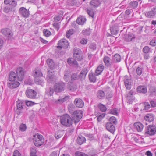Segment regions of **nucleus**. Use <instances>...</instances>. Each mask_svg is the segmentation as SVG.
Instances as JSON below:
<instances>
[{
	"label": "nucleus",
	"instance_id": "nucleus-1",
	"mask_svg": "<svg viewBox=\"0 0 156 156\" xmlns=\"http://www.w3.org/2000/svg\"><path fill=\"white\" fill-rule=\"evenodd\" d=\"M24 69L22 67H19L16 70V73L13 71H10L9 74V81L17 80L21 81L24 78Z\"/></svg>",
	"mask_w": 156,
	"mask_h": 156
},
{
	"label": "nucleus",
	"instance_id": "nucleus-2",
	"mask_svg": "<svg viewBox=\"0 0 156 156\" xmlns=\"http://www.w3.org/2000/svg\"><path fill=\"white\" fill-rule=\"evenodd\" d=\"M60 121L61 124L64 126L70 127L72 124L73 119L69 115L66 114L61 117Z\"/></svg>",
	"mask_w": 156,
	"mask_h": 156
},
{
	"label": "nucleus",
	"instance_id": "nucleus-3",
	"mask_svg": "<svg viewBox=\"0 0 156 156\" xmlns=\"http://www.w3.org/2000/svg\"><path fill=\"white\" fill-rule=\"evenodd\" d=\"M33 139L34 144L36 147L42 145L44 142V139L43 136L38 133L34 136Z\"/></svg>",
	"mask_w": 156,
	"mask_h": 156
},
{
	"label": "nucleus",
	"instance_id": "nucleus-4",
	"mask_svg": "<svg viewBox=\"0 0 156 156\" xmlns=\"http://www.w3.org/2000/svg\"><path fill=\"white\" fill-rule=\"evenodd\" d=\"M73 56L77 60L81 61L83 58V55L81 50L77 48H75L73 50Z\"/></svg>",
	"mask_w": 156,
	"mask_h": 156
},
{
	"label": "nucleus",
	"instance_id": "nucleus-5",
	"mask_svg": "<svg viewBox=\"0 0 156 156\" xmlns=\"http://www.w3.org/2000/svg\"><path fill=\"white\" fill-rule=\"evenodd\" d=\"M72 115V119L75 123L79 122L83 116V112L81 110H76Z\"/></svg>",
	"mask_w": 156,
	"mask_h": 156
},
{
	"label": "nucleus",
	"instance_id": "nucleus-6",
	"mask_svg": "<svg viewBox=\"0 0 156 156\" xmlns=\"http://www.w3.org/2000/svg\"><path fill=\"white\" fill-rule=\"evenodd\" d=\"M17 108L15 110V112L18 115H20L23 112L22 110L25 106V103L22 100L18 99L16 102Z\"/></svg>",
	"mask_w": 156,
	"mask_h": 156
},
{
	"label": "nucleus",
	"instance_id": "nucleus-7",
	"mask_svg": "<svg viewBox=\"0 0 156 156\" xmlns=\"http://www.w3.org/2000/svg\"><path fill=\"white\" fill-rule=\"evenodd\" d=\"M57 48L59 49L62 48L67 49L69 46V43L68 41L65 39H62L59 40L57 43Z\"/></svg>",
	"mask_w": 156,
	"mask_h": 156
},
{
	"label": "nucleus",
	"instance_id": "nucleus-8",
	"mask_svg": "<svg viewBox=\"0 0 156 156\" xmlns=\"http://www.w3.org/2000/svg\"><path fill=\"white\" fill-rule=\"evenodd\" d=\"M18 12L21 17L27 18L30 16V12L24 7H20L19 10Z\"/></svg>",
	"mask_w": 156,
	"mask_h": 156
},
{
	"label": "nucleus",
	"instance_id": "nucleus-9",
	"mask_svg": "<svg viewBox=\"0 0 156 156\" xmlns=\"http://www.w3.org/2000/svg\"><path fill=\"white\" fill-rule=\"evenodd\" d=\"M65 86V84L63 82H60L56 83L55 86V92H61L64 90Z\"/></svg>",
	"mask_w": 156,
	"mask_h": 156
},
{
	"label": "nucleus",
	"instance_id": "nucleus-10",
	"mask_svg": "<svg viewBox=\"0 0 156 156\" xmlns=\"http://www.w3.org/2000/svg\"><path fill=\"white\" fill-rule=\"evenodd\" d=\"M156 133V127L155 125H149L147 126L145 133L150 135L154 134Z\"/></svg>",
	"mask_w": 156,
	"mask_h": 156
},
{
	"label": "nucleus",
	"instance_id": "nucleus-11",
	"mask_svg": "<svg viewBox=\"0 0 156 156\" xmlns=\"http://www.w3.org/2000/svg\"><path fill=\"white\" fill-rule=\"evenodd\" d=\"M110 32L112 35H116L118 33L119 30V26L117 23H115L110 26Z\"/></svg>",
	"mask_w": 156,
	"mask_h": 156
},
{
	"label": "nucleus",
	"instance_id": "nucleus-12",
	"mask_svg": "<svg viewBox=\"0 0 156 156\" xmlns=\"http://www.w3.org/2000/svg\"><path fill=\"white\" fill-rule=\"evenodd\" d=\"M1 32L3 34L8 37L9 39H10L13 35L11 30L8 28L2 29Z\"/></svg>",
	"mask_w": 156,
	"mask_h": 156
},
{
	"label": "nucleus",
	"instance_id": "nucleus-13",
	"mask_svg": "<svg viewBox=\"0 0 156 156\" xmlns=\"http://www.w3.org/2000/svg\"><path fill=\"white\" fill-rule=\"evenodd\" d=\"M106 128L107 130L112 134H113L115 131V127L111 122H108L105 124Z\"/></svg>",
	"mask_w": 156,
	"mask_h": 156
},
{
	"label": "nucleus",
	"instance_id": "nucleus-14",
	"mask_svg": "<svg viewBox=\"0 0 156 156\" xmlns=\"http://www.w3.org/2000/svg\"><path fill=\"white\" fill-rule=\"evenodd\" d=\"M67 87L68 90L72 91H74L76 90L77 88V83L69 82L67 84Z\"/></svg>",
	"mask_w": 156,
	"mask_h": 156
},
{
	"label": "nucleus",
	"instance_id": "nucleus-15",
	"mask_svg": "<svg viewBox=\"0 0 156 156\" xmlns=\"http://www.w3.org/2000/svg\"><path fill=\"white\" fill-rule=\"evenodd\" d=\"M34 76L35 78H38L42 76L43 74L41 72V69L38 67H36L35 69L33 70Z\"/></svg>",
	"mask_w": 156,
	"mask_h": 156
},
{
	"label": "nucleus",
	"instance_id": "nucleus-16",
	"mask_svg": "<svg viewBox=\"0 0 156 156\" xmlns=\"http://www.w3.org/2000/svg\"><path fill=\"white\" fill-rule=\"evenodd\" d=\"M26 94L28 98H35L37 93L34 90L29 89L26 91Z\"/></svg>",
	"mask_w": 156,
	"mask_h": 156
},
{
	"label": "nucleus",
	"instance_id": "nucleus-17",
	"mask_svg": "<svg viewBox=\"0 0 156 156\" xmlns=\"http://www.w3.org/2000/svg\"><path fill=\"white\" fill-rule=\"evenodd\" d=\"M135 38L134 34L132 33H129L124 35V38L125 41L129 42L134 40Z\"/></svg>",
	"mask_w": 156,
	"mask_h": 156
},
{
	"label": "nucleus",
	"instance_id": "nucleus-18",
	"mask_svg": "<svg viewBox=\"0 0 156 156\" xmlns=\"http://www.w3.org/2000/svg\"><path fill=\"white\" fill-rule=\"evenodd\" d=\"M77 73H72L70 76L69 82L78 83L79 79Z\"/></svg>",
	"mask_w": 156,
	"mask_h": 156
},
{
	"label": "nucleus",
	"instance_id": "nucleus-19",
	"mask_svg": "<svg viewBox=\"0 0 156 156\" xmlns=\"http://www.w3.org/2000/svg\"><path fill=\"white\" fill-rule=\"evenodd\" d=\"M18 80H15L12 81H10V82L8 83V87L11 89H12L16 88L19 86L20 83L18 81Z\"/></svg>",
	"mask_w": 156,
	"mask_h": 156
},
{
	"label": "nucleus",
	"instance_id": "nucleus-20",
	"mask_svg": "<svg viewBox=\"0 0 156 156\" xmlns=\"http://www.w3.org/2000/svg\"><path fill=\"white\" fill-rule=\"evenodd\" d=\"M101 4L100 0H91L90 2V5L94 8H96L99 7Z\"/></svg>",
	"mask_w": 156,
	"mask_h": 156
},
{
	"label": "nucleus",
	"instance_id": "nucleus-21",
	"mask_svg": "<svg viewBox=\"0 0 156 156\" xmlns=\"http://www.w3.org/2000/svg\"><path fill=\"white\" fill-rule=\"evenodd\" d=\"M156 8H153L151 9V10L149 11L148 12L146 15V16L148 18H154L156 15Z\"/></svg>",
	"mask_w": 156,
	"mask_h": 156
},
{
	"label": "nucleus",
	"instance_id": "nucleus-22",
	"mask_svg": "<svg viewBox=\"0 0 156 156\" xmlns=\"http://www.w3.org/2000/svg\"><path fill=\"white\" fill-rule=\"evenodd\" d=\"M16 6H14L11 5L6 6L4 8L3 11L5 13H7L11 12H14L15 11V7Z\"/></svg>",
	"mask_w": 156,
	"mask_h": 156
},
{
	"label": "nucleus",
	"instance_id": "nucleus-23",
	"mask_svg": "<svg viewBox=\"0 0 156 156\" xmlns=\"http://www.w3.org/2000/svg\"><path fill=\"white\" fill-rule=\"evenodd\" d=\"M110 58L108 56H105L103 58L104 62L107 68H110L111 67V64L113 63L112 61L110 62Z\"/></svg>",
	"mask_w": 156,
	"mask_h": 156
},
{
	"label": "nucleus",
	"instance_id": "nucleus-24",
	"mask_svg": "<svg viewBox=\"0 0 156 156\" xmlns=\"http://www.w3.org/2000/svg\"><path fill=\"white\" fill-rule=\"evenodd\" d=\"M98 76L96 75V73H93L92 72H90L88 74V77L90 81V82L95 83L96 80V76Z\"/></svg>",
	"mask_w": 156,
	"mask_h": 156
},
{
	"label": "nucleus",
	"instance_id": "nucleus-25",
	"mask_svg": "<svg viewBox=\"0 0 156 156\" xmlns=\"http://www.w3.org/2000/svg\"><path fill=\"white\" fill-rule=\"evenodd\" d=\"M121 60V57L120 55L118 53L115 54L112 57V62L113 63H116L120 62Z\"/></svg>",
	"mask_w": 156,
	"mask_h": 156
},
{
	"label": "nucleus",
	"instance_id": "nucleus-26",
	"mask_svg": "<svg viewBox=\"0 0 156 156\" xmlns=\"http://www.w3.org/2000/svg\"><path fill=\"white\" fill-rule=\"evenodd\" d=\"M87 72L88 70L86 68H84L82 69L79 74L78 75L79 79H80L81 80L85 79Z\"/></svg>",
	"mask_w": 156,
	"mask_h": 156
},
{
	"label": "nucleus",
	"instance_id": "nucleus-27",
	"mask_svg": "<svg viewBox=\"0 0 156 156\" xmlns=\"http://www.w3.org/2000/svg\"><path fill=\"white\" fill-rule=\"evenodd\" d=\"M134 128L138 132H141L143 129V125L140 122H137L134 123Z\"/></svg>",
	"mask_w": 156,
	"mask_h": 156
},
{
	"label": "nucleus",
	"instance_id": "nucleus-28",
	"mask_svg": "<svg viewBox=\"0 0 156 156\" xmlns=\"http://www.w3.org/2000/svg\"><path fill=\"white\" fill-rule=\"evenodd\" d=\"M71 72L69 70H66L65 71L63 79L66 82H69L71 76Z\"/></svg>",
	"mask_w": 156,
	"mask_h": 156
},
{
	"label": "nucleus",
	"instance_id": "nucleus-29",
	"mask_svg": "<svg viewBox=\"0 0 156 156\" xmlns=\"http://www.w3.org/2000/svg\"><path fill=\"white\" fill-rule=\"evenodd\" d=\"M75 103L77 107L81 108L84 106V102L83 100L80 98L78 99L76 98L75 100Z\"/></svg>",
	"mask_w": 156,
	"mask_h": 156
},
{
	"label": "nucleus",
	"instance_id": "nucleus-30",
	"mask_svg": "<svg viewBox=\"0 0 156 156\" xmlns=\"http://www.w3.org/2000/svg\"><path fill=\"white\" fill-rule=\"evenodd\" d=\"M104 69V66L102 64H100L97 67L95 70V73L96 75H99L103 71Z\"/></svg>",
	"mask_w": 156,
	"mask_h": 156
},
{
	"label": "nucleus",
	"instance_id": "nucleus-31",
	"mask_svg": "<svg viewBox=\"0 0 156 156\" xmlns=\"http://www.w3.org/2000/svg\"><path fill=\"white\" fill-rule=\"evenodd\" d=\"M46 62L50 69H53L55 68V64L52 59L48 58L46 61Z\"/></svg>",
	"mask_w": 156,
	"mask_h": 156
},
{
	"label": "nucleus",
	"instance_id": "nucleus-32",
	"mask_svg": "<svg viewBox=\"0 0 156 156\" xmlns=\"http://www.w3.org/2000/svg\"><path fill=\"white\" fill-rule=\"evenodd\" d=\"M137 91L138 93L145 94L147 92V90L146 87L144 86H139L137 88Z\"/></svg>",
	"mask_w": 156,
	"mask_h": 156
},
{
	"label": "nucleus",
	"instance_id": "nucleus-33",
	"mask_svg": "<svg viewBox=\"0 0 156 156\" xmlns=\"http://www.w3.org/2000/svg\"><path fill=\"white\" fill-rule=\"evenodd\" d=\"M48 82L49 83H52L54 81V78L55 77L54 75L52 72H50L49 71L48 73Z\"/></svg>",
	"mask_w": 156,
	"mask_h": 156
},
{
	"label": "nucleus",
	"instance_id": "nucleus-34",
	"mask_svg": "<svg viewBox=\"0 0 156 156\" xmlns=\"http://www.w3.org/2000/svg\"><path fill=\"white\" fill-rule=\"evenodd\" d=\"M74 58H68L67 62L68 63L70 66L73 65H78L77 62Z\"/></svg>",
	"mask_w": 156,
	"mask_h": 156
},
{
	"label": "nucleus",
	"instance_id": "nucleus-35",
	"mask_svg": "<svg viewBox=\"0 0 156 156\" xmlns=\"http://www.w3.org/2000/svg\"><path fill=\"white\" fill-rule=\"evenodd\" d=\"M86 21V18L83 16H81L77 18L76 22L79 24L83 25Z\"/></svg>",
	"mask_w": 156,
	"mask_h": 156
},
{
	"label": "nucleus",
	"instance_id": "nucleus-36",
	"mask_svg": "<svg viewBox=\"0 0 156 156\" xmlns=\"http://www.w3.org/2000/svg\"><path fill=\"white\" fill-rule=\"evenodd\" d=\"M125 85L127 89L130 90L131 89L132 80L130 79H126L124 80Z\"/></svg>",
	"mask_w": 156,
	"mask_h": 156
},
{
	"label": "nucleus",
	"instance_id": "nucleus-37",
	"mask_svg": "<svg viewBox=\"0 0 156 156\" xmlns=\"http://www.w3.org/2000/svg\"><path fill=\"white\" fill-rule=\"evenodd\" d=\"M86 139L85 137L82 136H78L77 139V142L78 144L81 145L85 143Z\"/></svg>",
	"mask_w": 156,
	"mask_h": 156
},
{
	"label": "nucleus",
	"instance_id": "nucleus-38",
	"mask_svg": "<svg viewBox=\"0 0 156 156\" xmlns=\"http://www.w3.org/2000/svg\"><path fill=\"white\" fill-rule=\"evenodd\" d=\"M4 3L6 5L9 4L14 6L17 5V2L15 0H5Z\"/></svg>",
	"mask_w": 156,
	"mask_h": 156
},
{
	"label": "nucleus",
	"instance_id": "nucleus-39",
	"mask_svg": "<svg viewBox=\"0 0 156 156\" xmlns=\"http://www.w3.org/2000/svg\"><path fill=\"white\" fill-rule=\"evenodd\" d=\"M34 82L36 84H39L42 86L44 83V80L40 77L36 78L34 79Z\"/></svg>",
	"mask_w": 156,
	"mask_h": 156
},
{
	"label": "nucleus",
	"instance_id": "nucleus-40",
	"mask_svg": "<svg viewBox=\"0 0 156 156\" xmlns=\"http://www.w3.org/2000/svg\"><path fill=\"white\" fill-rule=\"evenodd\" d=\"M154 117L152 114H147L145 117L144 119L149 122H151L153 121L154 120Z\"/></svg>",
	"mask_w": 156,
	"mask_h": 156
},
{
	"label": "nucleus",
	"instance_id": "nucleus-41",
	"mask_svg": "<svg viewBox=\"0 0 156 156\" xmlns=\"http://www.w3.org/2000/svg\"><path fill=\"white\" fill-rule=\"evenodd\" d=\"M104 92H105L107 96L108 97V98H112L113 96L112 94V91H111L110 87H107L104 89Z\"/></svg>",
	"mask_w": 156,
	"mask_h": 156
},
{
	"label": "nucleus",
	"instance_id": "nucleus-42",
	"mask_svg": "<svg viewBox=\"0 0 156 156\" xmlns=\"http://www.w3.org/2000/svg\"><path fill=\"white\" fill-rule=\"evenodd\" d=\"M68 109L69 112L72 114L75 111V107L74 105L72 104H70L68 105Z\"/></svg>",
	"mask_w": 156,
	"mask_h": 156
},
{
	"label": "nucleus",
	"instance_id": "nucleus-43",
	"mask_svg": "<svg viewBox=\"0 0 156 156\" xmlns=\"http://www.w3.org/2000/svg\"><path fill=\"white\" fill-rule=\"evenodd\" d=\"M37 150L35 147H31L30 149V156H37L36 154Z\"/></svg>",
	"mask_w": 156,
	"mask_h": 156
},
{
	"label": "nucleus",
	"instance_id": "nucleus-44",
	"mask_svg": "<svg viewBox=\"0 0 156 156\" xmlns=\"http://www.w3.org/2000/svg\"><path fill=\"white\" fill-rule=\"evenodd\" d=\"M149 91L150 93V96L153 97L156 95V88L153 87H151L149 89Z\"/></svg>",
	"mask_w": 156,
	"mask_h": 156
},
{
	"label": "nucleus",
	"instance_id": "nucleus-45",
	"mask_svg": "<svg viewBox=\"0 0 156 156\" xmlns=\"http://www.w3.org/2000/svg\"><path fill=\"white\" fill-rule=\"evenodd\" d=\"M67 5L69 6H73L77 3L76 0H67Z\"/></svg>",
	"mask_w": 156,
	"mask_h": 156
},
{
	"label": "nucleus",
	"instance_id": "nucleus-46",
	"mask_svg": "<svg viewBox=\"0 0 156 156\" xmlns=\"http://www.w3.org/2000/svg\"><path fill=\"white\" fill-rule=\"evenodd\" d=\"M62 135V132L61 130H59L55 132L54 136L56 139H58L61 137Z\"/></svg>",
	"mask_w": 156,
	"mask_h": 156
},
{
	"label": "nucleus",
	"instance_id": "nucleus-47",
	"mask_svg": "<svg viewBox=\"0 0 156 156\" xmlns=\"http://www.w3.org/2000/svg\"><path fill=\"white\" fill-rule=\"evenodd\" d=\"M97 95L98 98L99 97L104 98L105 96V93L103 90H99L97 91Z\"/></svg>",
	"mask_w": 156,
	"mask_h": 156
},
{
	"label": "nucleus",
	"instance_id": "nucleus-48",
	"mask_svg": "<svg viewBox=\"0 0 156 156\" xmlns=\"http://www.w3.org/2000/svg\"><path fill=\"white\" fill-rule=\"evenodd\" d=\"M109 113L115 115H118V109L116 108H114L111 109L110 110Z\"/></svg>",
	"mask_w": 156,
	"mask_h": 156
},
{
	"label": "nucleus",
	"instance_id": "nucleus-49",
	"mask_svg": "<svg viewBox=\"0 0 156 156\" xmlns=\"http://www.w3.org/2000/svg\"><path fill=\"white\" fill-rule=\"evenodd\" d=\"M98 107L100 110L102 112H105L106 110V107L103 104L99 103L98 105Z\"/></svg>",
	"mask_w": 156,
	"mask_h": 156
},
{
	"label": "nucleus",
	"instance_id": "nucleus-50",
	"mask_svg": "<svg viewBox=\"0 0 156 156\" xmlns=\"http://www.w3.org/2000/svg\"><path fill=\"white\" fill-rule=\"evenodd\" d=\"M129 5L133 9H135L137 7L138 2L137 1H131L130 2Z\"/></svg>",
	"mask_w": 156,
	"mask_h": 156
},
{
	"label": "nucleus",
	"instance_id": "nucleus-51",
	"mask_svg": "<svg viewBox=\"0 0 156 156\" xmlns=\"http://www.w3.org/2000/svg\"><path fill=\"white\" fill-rule=\"evenodd\" d=\"M43 33L46 37H48L51 35V32L47 29H45L43 30Z\"/></svg>",
	"mask_w": 156,
	"mask_h": 156
},
{
	"label": "nucleus",
	"instance_id": "nucleus-52",
	"mask_svg": "<svg viewBox=\"0 0 156 156\" xmlns=\"http://www.w3.org/2000/svg\"><path fill=\"white\" fill-rule=\"evenodd\" d=\"M143 68L140 66H139L136 69V73L139 76L142 73Z\"/></svg>",
	"mask_w": 156,
	"mask_h": 156
},
{
	"label": "nucleus",
	"instance_id": "nucleus-53",
	"mask_svg": "<svg viewBox=\"0 0 156 156\" xmlns=\"http://www.w3.org/2000/svg\"><path fill=\"white\" fill-rule=\"evenodd\" d=\"M83 34L84 35H89L91 33L90 28L86 29L83 30L82 31Z\"/></svg>",
	"mask_w": 156,
	"mask_h": 156
},
{
	"label": "nucleus",
	"instance_id": "nucleus-54",
	"mask_svg": "<svg viewBox=\"0 0 156 156\" xmlns=\"http://www.w3.org/2000/svg\"><path fill=\"white\" fill-rule=\"evenodd\" d=\"M25 83L27 84L31 85L33 84V81L32 79L28 76L25 80Z\"/></svg>",
	"mask_w": 156,
	"mask_h": 156
},
{
	"label": "nucleus",
	"instance_id": "nucleus-55",
	"mask_svg": "<svg viewBox=\"0 0 156 156\" xmlns=\"http://www.w3.org/2000/svg\"><path fill=\"white\" fill-rule=\"evenodd\" d=\"M109 122H112L114 125H116L117 123L116 119L114 116L110 117L109 119Z\"/></svg>",
	"mask_w": 156,
	"mask_h": 156
},
{
	"label": "nucleus",
	"instance_id": "nucleus-56",
	"mask_svg": "<svg viewBox=\"0 0 156 156\" xmlns=\"http://www.w3.org/2000/svg\"><path fill=\"white\" fill-rule=\"evenodd\" d=\"M75 156H88L87 154L83 152L77 151L75 152Z\"/></svg>",
	"mask_w": 156,
	"mask_h": 156
},
{
	"label": "nucleus",
	"instance_id": "nucleus-57",
	"mask_svg": "<svg viewBox=\"0 0 156 156\" xmlns=\"http://www.w3.org/2000/svg\"><path fill=\"white\" fill-rule=\"evenodd\" d=\"M150 51V48L149 46H144L142 50V51L144 54H147Z\"/></svg>",
	"mask_w": 156,
	"mask_h": 156
},
{
	"label": "nucleus",
	"instance_id": "nucleus-58",
	"mask_svg": "<svg viewBox=\"0 0 156 156\" xmlns=\"http://www.w3.org/2000/svg\"><path fill=\"white\" fill-rule=\"evenodd\" d=\"M67 98H62L59 99L55 101L56 104H62L64 102L66 101Z\"/></svg>",
	"mask_w": 156,
	"mask_h": 156
},
{
	"label": "nucleus",
	"instance_id": "nucleus-59",
	"mask_svg": "<svg viewBox=\"0 0 156 156\" xmlns=\"http://www.w3.org/2000/svg\"><path fill=\"white\" fill-rule=\"evenodd\" d=\"M27 127L26 125L23 123L21 124L19 127V129L21 131H25Z\"/></svg>",
	"mask_w": 156,
	"mask_h": 156
},
{
	"label": "nucleus",
	"instance_id": "nucleus-60",
	"mask_svg": "<svg viewBox=\"0 0 156 156\" xmlns=\"http://www.w3.org/2000/svg\"><path fill=\"white\" fill-rule=\"evenodd\" d=\"M25 105L27 106H31L34 105L36 103L34 102L31 101H25Z\"/></svg>",
	"mask_w": 156,
	"mask_h": 156
},
{
	"label": "nucleus",
	"instance_id": "nucleus-61",
	"mask_svg": "<svg viewBox=\"0 0 156 156\" xmlns=\"http://www.w3.org/2000/svg\"><path fill=\"white\" fill-rule=\"evenodd\" d=\"M87 14L90 16L92 17V18H94V13L93 10L87 9Z\"/></svg>",
	"mask_w": 156,
	"mask_h": 156
},
{
	"label": "nucleus",
	"instance_id": "nucleus-62",
	"mask_svg": "<svg viewBox=\"0 0 156 156\" xmlns=\"http://www.w3.org/2000/svg\"><path fill=\"white\" fill-rule=\"evenodd\" d=\"M73 30H69L66 32V37L68 38H69L70 36L73 34Z\"/></svg>",
	"mask_w": 156,
	"mask_h": 156
},
{
	"label": "nucleus",
	"instance_id": "nucleus-63",
	"mask_svg": "<svg viewBox=\"0 0 156 156\" xmlns=\"http://www.w3.org/2000/svg\"><path fill=\"white\" fill-rule=\"evenodd\" d=\"M46 92V95H47L48 96H51L53 94L54 91L53 90H51V88H50L49 90H47Z\"/></svg>",
	"mask_w": 156,
	"mask_h": 156
},
{
	"label": "nucleus",
	"instance_id": "nucleus-64",
	"mask_svg": "<svg viewBox=\"0 0 156 156\" xmlns=\"http://www.w3.org/2000/svg\"><path fill=\"white\" fill-rule=\"evenodd\" d=\"M53 26L55 30L58 31L60 28V24L58 23H55L53 24Z\"/></svg>",
	"mask_w": 156,
	"mask_h": 156
}]
</instances>
